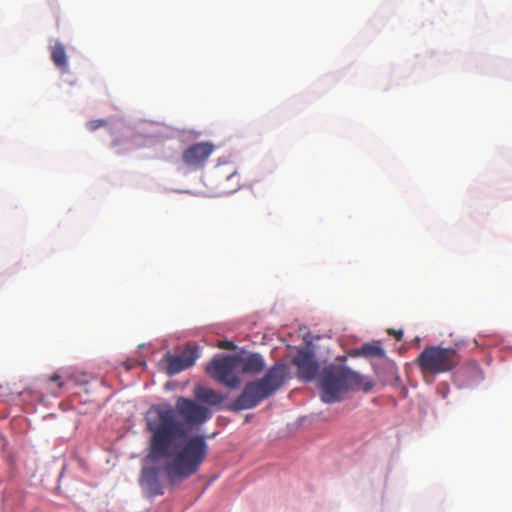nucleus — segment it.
Segmentation results:
<instances>
[{
  "label": "nucleus",
  "mask_w": 512,
  "mask_h": 512,
  "mask_svg": "<svg viewBox=\"0 0 512 512\" xmlns=\"http://www.w3.org/2000/svg\"><path fill=\"white\" fill-rule=\"evenodd\" d=\"M210 417L207 407L185 397H179L175 407L157 404L147 411L146 427L151 434L148 457L152 461L172 457L163 466L170 484L196 474L206 460L208 444L205 436L187 435L192 426L200 425Z\"/></svg>",
  "instance_id": "obj_1"
},
{
  "label": "nucleus",
  "mask_w": 512,
  "mask_h": 512,
  "mask_svg": "<svg viewBox=\"0 0 512 512\" xmlns=\"http://www.w3.org/2000/svg\"><path fill=\"white\" fill-rule=\"evenodd\" d=\"M286 378V365L275 364L267 370L261 379L248 382L243 392L229 406V409L239 411L257 406L261 401L279 390L285 383Z\"/></svg>",
  "instance_id": "obj_2"
},
{
  "label": "nucleus",
  "mask_w": 512,
  "mask_h": 512,
  "mask_svg": "<svg viewBox=\"0 0 512 512\" xmlns=\"http://www.w3.org/2000/svg\"><path fill=\"white\" fill-rule=\"evenodd\" d=\"M361 376L344 365L330 364L323 368L319 377L321 400L335 403L342 400L349 390L361 385Z\"/></svg>",
  "instance_id": "obj_3"
},
{
  "label": "nucleus",
  "mask_w": 512,
  "mask_h": 512,
  "mask_svg": "<svg viewBox=\"0 0 512 512\" xmlns=\"http://www.w3.org/2000/svg\"><path fill=\"white\" fill-rule=\"evenodd\" d=\"M461 361L458 351L450 347L428 346L418 355L416 364L423 375L452 371Z\"/></svg>",
  "instance_id": "obj_4"
},
{
  "label": "nucleus",
  "mask_w": 512,
  "mask_h": 512,
  "mask_svg": "<svg viewBox=\"0 0 512 512\" xmlns=\"http://www.w3.org/2000/svg\"><path fill=\"white\" fill-rule=\"evenodd\" d=\"M236 361L235 355H217L207 366V373L225 386L237 388L240 378L236 374L239 371Z\"/></svg>",
  "instance_id": "obj_5"
},
{
  "label": "nucleus",
  "mask_w": 512,
  "mask_h": 512,
  "mask_svg": "<svg viewBox=\"0 0 512 512\" xmlns=\"http://www.w3.org/2000/svg\"><path fill=\"white\" fill-rule=\"evenodd\" d=\"M297 367L299 379L309 382L315 379L319 372V364L315 359L314 352L310 348L300 349L292 360Z\"/></svg>",
  "instance_id": "obj_6"
},
{
  "label": "nucleus",
  "mask_w": 512,
  "mask_h": 512,
  "mask_svg": "<svg viewBox=\"0 0 512 512\" xmlns=\"http://www.w3.org/2000/svg\"><path fill=\"white\" fill-rule=\"evenodd\" d=\"M215 146L210 142H198L187 147L182 154V160L191 169H200L211 156Z\"/></svg>",
  "instance_id": "obj_7"
},
{
  "label": "nucleus",
  "mask_w": 512,
  "mask_h": 512,
  "mask_svg": "<svg viewBox=\"0 0 512 512\" xmlns=\"http://www.w3.org/2000/svg\"><path fill=\"white\" fill-rule=\"evenodd\" d=\"M199 357L198 350L195 347L188 346L178 355H166L167 373L175 375L181 371L193 366Z\"/></svg>",
  "instance_id": "obj_8"
},
{
  "label": "nucleus",
  "mask_w": 512,
  "mask_h": 512,
  "mask_svg": "<svg viewBox=\"0 0 512 512\" xmlns=\"http://www.w3.org/2000/svg\"><path fill=\"white\" fill-rule=\"evenodd\" d=\"M214 173L223 193H232L239 189L240 175L233 165H218Z\"/></svg>",
  "instance_id": "obj_9"
},
{
  "label": "nucleus",
  "mask_w": 512,
  "mask_h": 512,
  "mask_svg": "<svg viewBox=\"0 0 512 512\" xmlns=\"http://www.w3.org/2000/svg\"><path fill=\"white\" fill-rule=\"evenodd\" d=\"M237 368L242 373L256 374L264 369V360L258 353L236 354Z\"/></svg>",
  "instance_id": "obj_10"
},
{
  "label": "nucleus",
  "mask_w": 512,
  "mask_h": 512,
  "mask_svg": "<svg viewBox=\"0 0 512 512\" xmlns=\"http://www.w3.org/2000/svg\"><path fill=\"white\" fill-rule=\"evenodd\" d=\"M140 482L149 490L151 496L163 494L159 483V471L157 468H143Z\"/></svg>",
  "instance_id": "obj_11"
},
{
  "label": "nucleus",
  "mask_w": 512,
  "mask_h": 512,
  "mask_svg": "<svg viewBox=\"0 0 512 512\" xmlns=\"http://www.w3.org/2000/svg\"><path fill=\"white\" fill-rule=\"evenodd\" d=\"M194 395L198 401L211 406H218L227 398V395L203 386L196 387Z\"/></svg>",
  "instance_id": "obj_12"
},
{
  "label": "nucleus",
  "mask_w": 512,
  "mask_h": 512,
  "mask_svg": "<svg viewBox=\"0 0 512 512\" xmlns=\"http://www.w3.org/2000/svg\"><path fill=\"white\" fill-rule=\"evenodd\" d=\"M51 60L62 71L67 70L68 62L65 47L62 43L56 42L51 47Z\"/></svg>",
  "instance_id": "obj_13"
},
{
  "label": "nucleus",
  "mask_w": 512,
  "mask_h": 512,
  "mask_svg": "<svg viewBox=\"0 0 512 512\" xmlns=\"http://www.w3.org/2000/svg\"><path fill=\"white\" fill-rule=\"evenodd\" d=\"M355 355L370 358H382L385 356V350L378 344L365 343L356 350Z\"/></svg>",
  "instance_id": "obj_14"
},
{
  "label": "nucleus",
  "mask_w": 512,
  "mask_h": 512,
  "mask_svg": "<svg viewBox=\"0 0 512 512\" xmlns=\"http://www.w3.org/2000/svg\"><path fill=\"white\" fill-rule=\"evenodd\" d=\"M49 382L50 383H56V389H52L51 390V393L53 395H57L58 391L60 389L63 388L64 386V382L62 381L61 379V376L58 374V373H54L50 378H49Z\"/></svg>",
  "instance_id": "obj_15"
},
{
  "label": "nucleus",
  "mask_w": 512,
  "mask_h": 512,
  "mask_svg": "<svg viewBox=\"0 0 512 512\" xmlns=\"http://www.w3.org/2000/svg\"><path fill=\"white\" fill-rule=\"evenodd\" d=\"M105 125H106V121L103 119H96V120H91V121L87 122V128L90 131H95L98 128L103 127Z\"/></svg>",
  "instance_id": "obj_16"
},
{
  "label": "nucleus",
  "mask_w": 512,
  "mask_h": 512,
  "mask_svg": "<svg viewBox=\"0 0 512 512\" xmlns=\"http://www.w3.org/2000/svg\"><path fill=\"white\" fill-rule=\"evenodd\" d=\"M218 346L228 350H234L236 348V345L232 341H220Z\"/></svg>",
  "instance_id": "obj_17"
},
{
  "label": "nucleus",
  "mask_w": 512,
  "mask_h": 512,
  "mask_svg": "<svg viewBox=\"0 0 512 512\" xmlns=\"http://www.w3.org/2000/svg\"><path fill=\"white\" fill-rule=\"evenodd\" d=\"M388 332H389V334L394 335L397 340H401V338L403 336L402 330H398V331H396V330H389Z\"/></svg>",
  "instance_id": "obj_18"
},
{
  "label": "nucleus",
  "mask_w": 512,
  "mask_h": 512,
  "mask_svg": "<svg viewBox=\"0 0 512 512\" xmlns=\"http://www.w3.org/2000/svg\"><path fill=\"white\" fill-rule=\"evenodd\" d=\"M469 366L474 370L475 373L480 374L479 366L475 361L469 363Z\"/></svg>",
  "instance_id": "obj_19"
}]
</instances>
